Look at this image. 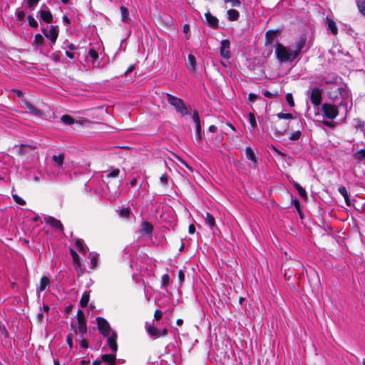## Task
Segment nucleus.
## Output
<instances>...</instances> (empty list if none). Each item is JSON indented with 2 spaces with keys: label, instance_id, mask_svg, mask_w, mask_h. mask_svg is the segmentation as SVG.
<instances>
[{
  "label": "nucleus",
  "instance_id": "obj_1",
  "mask_svg": "<svg viewBox=\"0 0 365 365\" xmlns=\"http://www.w3.org/2000/svg\"><path fill=\"white\" fill-rule=\"evenodd\" d=\"M327 96L334 103L346 106V101L349 97V92L346 86H331L327 91Z\"/></svg>",
  "mask_w": 365,
  "mask_h": 365
},
{
  "label": "nucleus",
  "instance_id": "obj_2",
  "mask_svg": "<svg viewBox=\"0 0 365 365\" xmlns=\"http://www.w3.org/2000/svg\"><path fill=\"white\" fill-rule=\"evenodd\" d=\"M274 54L280 63H292L297 58L293 50L285 46L278 41H276Z\"/></svg>",
  "mask_w": 365,
  "mask_h": 365
},
{
  "label": "nucleus",
  "instance_id": "obj_3",
  "mask_svg": "<svg viewBox=\"0 0 365 365\" xmlns=\"http://www.w3.org/2000/svg\"><path fill=\"white\" fill-rule=\"evenodd\" d=\"M64 154L53 155L51 158V165L47 170V175L51 179L58 180L63 170Z\"/></svg>",
  "mask_w": 365,
  "mask_h": 365
},
{
  "label": "nucleus",
  "instance_id": "obj_4",
  "mask_svg": "<svg viewBox=\"0 0 365 365\" xmlns=\"http://www.w3.org/2000/svg\"><path fill=\"white\" fill-rule=\"evenodd\" d=\"M166 96L168 102L175 108L178 113H180L182 116L187 115L189 113L188 108L181 98L169 93H167Z\"/></svg>",
  "mask_w": 365,
  "mask_h": 365
},
{
  "label": "nucleus",
  "instance_id": "obj_5",
  "mask_svg": "<svg viewBox=\"0 0 365 365\" xmlns=\"http://www.w3.org/2000/svg\"><path fill=\"white\" fill-rule=\"evenodd\" d=\"M342 106H339V103H324L322 104V110L325 118L333 120L339 115V108ZM344 106L346 108V106Z\"/></svg>",
  "mask_w": 365,
  "mask_h": 365
},
{
  "label": "nucleus",
  "instance_id": "obj_6",
  "mask_svg": "<svg viewBox=\"0 0 365 365\" xmlns=\"http://www.w3.org/2000/svg\"><path fill=\"white\" fill-rule=\"evenodd\" d=\"M309 48L310 45L307 43V34H302L297 38L293 52L297 58H298L302 52H306Z\"/></svg>",
  "mask_w": 365,
  "mask_h": 365
},
{
  "label": "nucleus",
  "instance_id": "obj_7",
  "mask_svg": "<svg viewBox=\"0 0 365 365\" xmlns=\"http://www.w3.org/2000/svg\"><path fill=\"white\" fill-rule=\"evenodd\" d=\"M96 322L98 329L103 336H108V335L110 334L112 331H114L112 330L108 322L104 318L101 317H97Z\"/></svg>",
  "mask_w": 365,
  "mask_h": 365
},
{
  "label": "nucleus",
  "instance_id": "obj_8",
  "mask_svg": "<svg viewBox=\"0 0 365 365\" xmlns=\"http://www.w3.org/2000/svg\"><path fill=\"white\" fill-rule=\"evenodd\" d=\"M42 33L43 35L49 39L51 47L56 43L58 36V28L57 26H51L49 30L46 29H42Z\"/></svg>",
  "mask_w": 365,
  "mask_h": 365
},
{
  "label": "nucleus",
  "instance_id": "obj_9",
  "mask_svg": "<svg viewBox=\"0 0 365 365\" xmlns=\"http://www.w3.org/2000/svg\"><path fill=\"white\" fill-rule=\"evenodd\" d=\"M145 328L150 336L155 338L166 336L168 334L167 329H160L153 325L146 323Z\"/></svg>",
  "mask_w": 365,
  "mask_h": 365
},
{
  "label": "nucleus",
  "instance_id": "obj_10",
  "mask_svg": "<svg viewBox=\"0 0 365 365\" xmlns=\"http://www.w3.org/2000/svg\"><path fill=\"white\" fill-rule=\"evenodd\" d=\"M220 53L225 59H230L231 57L230 42L228 39L222 40L220 42Z\"/></svg>",
  "mask_w": 365,
  "mask_h": 365
},
{
  "label": "nucleus",
  "instance_id": "obj_11",
  "mask_svg": "<svg viewBox=\"0 0 365 365\" xmlns=\"http://www.w3.org/2000/svg\"><path fill=\"white\" fill-rule=\"evenodd\" d=\"M322 89L314 88L310 93L311 103L314 106H319L322 102Z\"/></svg>",
  "mask_w": 365,
  "mask_h": 365
},
{
  "label": "nucleus",
  "instance_id": "obj_12",
  "mask_svg": "<svg viewBox=\"0 0 365 365\" xmlns=\"http://www.w3.org/2000/svg\"><path fill=\"white\" fill-rule=\"evenodd\" d=\"M44 221L46 224L49 225L51 227L57 230L58 231L62 232L63 230V226L60 220L51 216H46L44 217Z\"/></svg>",
  "mask_w": 365,
  "mask_h": 365
},
{
  "label": "nucleus",
  "instance_id": "obj_13",
  "mask_svg": "<svg viewBox=\"0 0 365 365\" xmlns=\"http://www.w3.org/2000/svg\"><path fill=\"white\" fill-rule=\"evenodd\" d=\"M51 286V282L48 276H43L40 279V283L36 288V293L39 294L41 292L46 291Z\"/></svg>",
  "mask_w": 365,
  "mask_h": 365
},
{
  "label": "nucleus",
  "instance_id": "obj_14",
  "mask_svg": "<svg viewBox=\"0 0 365 365\" xmlns=\"http://www.w3.org/2000/svg\"><path fill=\"white\" fill-rule=\"evenodd\" d=\"M203 217L205 225H207L212 231L215 232L216 230H218L215 219L210 212H206Z\"/></svg>",
  "mask_w": 365,
  "mask_h": 365
},
{
  "label": "nucleus",
  "instance_id": "obj_15",
  "mask_svg": "<svg viewBox=\"0 0 365 365\" xmlns=\"http://www.w3.org/2000/svg\"><path fill=\"white\" fill-rule=\"evenodd\" d=\"M107 337V344L110 346V349L113 352H116L118 350V345L116 342L117 334L115 331H112L110 334Z\"/></svg>",
  "mask_w": 365,
  "mask_h": 365
},
{
  "label": "nucleus",
  "instance_id": "obj_16",
  "mask_svg": "<svg viewBox=\"0 0 365 365\" xmlns=\"http://www.w3.org/2000/svg\"><path fill=\"white\" fill-rule=\"evenodd\" d=\"M205 16L206 19L207 24L210 27L213 28V29L218 27L219 21H218V19L215 16H212L209 11L205 13Z\"/></svg>",
  "mask_w": 365,
  "mask_h": 365
},
{
  "label": "nucleus",
  "instance_id": "obj_17",
  "mask_svg": "<svg viewBox=\"0 0 365 365\" xmlns=\"http://www.w3.org/2000/svg\"><path fill=\"white\" fill-rule=\"evenodd\" d=\"M338 78L339 77L336 73H331L324 76L322 79V82L325 84L336 86L335 84L336 83Z\"/></svg>",
  "mask_w": 365,
  "mask_h": 365
},
{
  "label": "nucleus",
  "instance_id": "obj_18",
  "mask_svg": "<svg viewBox=\"0 0 365 365\" xmlns=\"http://www.w3.org/2000/svg\"><path fill=\"white\" fill-rule=\"evenodd\" d=\"M281 123L280 122H276L274 127H273V130H274V133L275 134V135L277 137H281V136H283L286 132L288 130V125L286 124L284 125V128H279V125H280Z\"/></svg>",
  "mask_w": 365,
  "mask_h": 365
},
{
  "label": "nucleus",
  "instance_id": "obj_19",
  "mask_svg": "<svg viewBox=\"0 0 365 365\" xmlns=\"http://www.w3.org/2000/svg\"><path fill=\"white\" fill-rule=\"evenodd\" d=\"M326 24L327 30L330 31L333 35H336L338 33V29L336 23L328 17L326 19Z\"/></svg>",
  "mask_w": 365,
  "mask_h": 365
},
{
  "label": "nucleus",
  "instance_id": "obj_20",
  "mask_svg": "<svg viewBox=\"0 0 365 365\" xmlns=\"http://www.w3.org/2000/svg\"><path fill=\"white\" fill-rule=\"evenodd\" d=\"M38 13L40 14L41 19L46 23H51L53 20V16L50 11L41 9Z\"/></svg>",
  "mask_w": 365,
  "mask_h": 365
},
{
  "label": "nucleus",
  "instance_id": "obj_21",
  "mask_svg": "<svg viewBox=\"0 0 365 365\" xmlns=\"http://www.w3.org/2000/svg\"><path fill=\"white\" fill-rule=\"evenodd\" d=\"M75 247L78 250V251L82 254H86L87 251V247L84 244L83 240L81 239H76L75 240Z\"/></svg>",
  "mask_w": 365,
  "mask_h": 365
},
{
  "label": "nucleus",
  "instance_id": "obj_22",
  "mask_svg": "<svg viewBox=\"0 0 365 365\" xmlns=\"http://www.w3.org/2000/svg\"><path fill=\"white\" fill-rule=\"evenodd\" d=\"M277 31L273 30H269L265 34L266 45L271 44L276 38Z\"/></svg>",
  "mask_w": 365,
  "mask_h": 365
},
{
  "label": "nucleus",
  "instance_id": "obj_23",
  "mask_svg": "<svg viewBox=\"0 0 365 365\" xmlns=\"http://www.w3.org/2000/svg\"><path fill=\"white\" fill-rule=\"evenodd\" d=\"M25 105H26V108L29 110V111L34 115H36V116H41L42 115V112L39 109L36 108L34 106H33L31 103L26 102Z\"/></svg>",
  "mask_w": 365,
  "mask_h": 365
},
{
  "label": "nucleus",
  "instance_id": "obj_24",
  "mask_svg": "<svg viewBox=\"0 0 365 365\" xmlns=\"http://www.w3.org/2000/svg\"><path fill=\"white\" fill-rule=\"evenodd\" d=\"M187 68L190 72H194L196 69V60L195 57L189 54L187 56Z\"/></svg>",
  "mask_w": 365,
  "mask_h": 365
},
{
  "label": "nucleus",
  "instance_id": "obj_25",
  "mask_svg": "<svg viewBox=\"0 0 365 365\" xmlns=\"http://www.w3.org/2000/svg\"><path fill=\"white\" fill-rule=\"evenodd\" d=\"M36 148L34 145H28L26 144H21L18 147V153L19 155H24L29 150H34Z\"/></svg>",
  "mask_w": 365,
  "mask_h": 365
},
{
  "label": "nucleus",
  "instance_id": "obj_26",
  "mask_svg": "<svg viewBox=\"0 0 365 365\" xmlns=\"http://www.w3.org/2000/svg\"><path fill=\"white\" fill-rule=\"evenodd\" d=\"M227 19L231 21H237L240 17V13L235 9H230L227 11Z\"/></svg>",
  "mask_w": 365,
  "mask_h": 365
},
{
  "label": "nucleus",
  "instance_id": "obj_27",
  "mask_svg": "<svg viewBox=\"0 0 365 365\" xmlns=\"http://www.w3.org/2000/svg\"><path fill=\"white\" fill-rule=\"evenodd\" d=\"M120 14H121L122 21H123L125 23L129 22L130 19L129 17V12H128V9L125 8V6H122L120 7Z\"/></svg>",
  "mask_w": 365,
  "mask_h": 365
},
{
  "label": "nucleus",
  "instance_id": "obj_28",
  "mask_svg": "<svg viewBox=\"0 0 365 365\" xmlns=\"http://www.w3.org/2000/svg\"><path fill=\"white\" fill-rule=\"evenodd\" d=\"M293 186L297 190L299 196L304 200H306L307 197L306 190L297 182H293Z\"/></svg>",
  "mask_w": 365,
  "mask_h": 365
},
{
  "label": "nucleus",
  "instance_id": "obj_29",
  "mask_svg": "<svg viewBox=\"0 0 365 365\" xmlns=\"http://www.w3.org/2000/svg\"><path fill=\"white\" fill-rule=\"evenodd\" d=\"M101 359L106 362V365H108V364L113 365L115 361V356L114 354H103Z\"/></svg>",
  "mask_w": 365,
  "mask_h": 365
},
{
  "label": "nucleus",
  "instance_id": "obj_30",
  "mask_svg": "<svg viewBox=\"0 0 365 365\" xmlns=\"http://www.w3.org/2000/svg\"><path fill=\"white\" fill-rule=\"evenodd\" d=\"M88 302H89V292H85L82 294V297L80 299V302H79L80 306L81 307H86L88 305Z\"/></svg>",
  "mask_w": 365,
  "mask_h": 365
},
{
  "label": "nucleus",
  "instance_id": "obj_31",
  "mask_svg": "<svg viewBox=\"0 0 365 365\" xmlns=\"http://www.w3.org/2000/svg\"><path fill=\"white\" fill-rule=\"evenodd\" d=\"M142 232L144 234H150L153 231V225L148 222H143L141 225Z\"/></svg>",
  "mask_w": 365,
  "mask_h": 365
},
{
  "label": "nucleus",
  "instance_id": "obj_32",
  "mask_svg": "<svg viewBox=\"0 0 365 365\" xmlns=\"http://www.w3.org/2000/svg\"><path fill=\"white\" fill-rule=\"evenodd\" d=\"M120 170L118 168H114L110 172H105L103 176L105 178H113L118 176Z\"/></svg>",
  "mask_w": 365,
  "mask_h": 365
},
{
  "label": "nucleus",
  "instance_id": "obj_33",
  "mask_svg": "<svg viewBox=\"0 0 365 365\" xmlns=\"http://www.w3.org/2000/svg\"><path fill=\"white\" fill-rule=\"evenodd\" d=\"M44 43V38L40 34H37L34 36V40L33 45L36 46H43Z\"/></svg>",
  "mask_w": 365,
  "mask_h": 365
},
{
  "label": "nucleus",
  "instance_id": "obj_34",
  "mask_svg": "<svg viewBox=\"0 0 365 365\" xmlns=\"http://www.w3.org/2000/svg\"><path fill=\"white\" fill-rule=\"evenodd\" d=\"M245 154L247 159L252 162H256V157L255 153L250 147L246 148Z\"/></svg>",
  "mask_w": 365,
  "mask_h": 365
},
{
  "label": "nucleus",
  "instance_id": "obj_35",
  "mask_svg": "<svg viewBox=\"0 0 365 365\" xmlns=\"http://www.w3.org/2000/svg\"><path fill=\"white\" fill-rule=\"evenodd\" d=\"M61 120L63 123L68 125H71L74 123V119L68 115H63L61 118Z\"/></svg>",
  "mask_w": 365,
  "mask_h": 365
},
{
  "label": "nucleus",
  "instance_id": "obj_36",
  "mask_svg": "<svg viewBox=\"0 0 365 365\" xmlns=\"http://www.w3.org/2000/svg\"><path fill=\"white\" fill-rule=\"evenodd\" d=\"M353 157L357 160H362L365 159V149H361L353 153Z\"/></svg>",
  "mask_w": 365,
  "mask_h": 365
},
{
  "label": "nucleus",
  "instance_id": "obj_37",
  "mask_svg": "<svg viewBox=\"0 0 365 365\" xmlns=\"http://www.w3.org/2000/svg\"><path fill=\"white\" fill-rule=\"evenodd\" d=\"M98 261V257L95 254L90 255V267L93 269H96Z\"/></svg>",
  "mask_w": 365,
  "mask_h": 365
},
{
  "label": "nucleus",
  "instance_id": "obj_38",
  "mask_svg": "<svg viewBox=\"0 0 365 365\" xmlns=\"http://www.w3.org/2000/svg\"><path fill=\"white\" fill-rule=\"evenodd\" d=\"M195 130L196 141H201L202 140V135H201V124L200 123L195 124Z\"/></svg>",
  "mask_w": 365,
  "mask_h": 365
},
{
  "label": "nucleus",
  "instance_id": "obj_39",
  "mask_svg": "<svg viewBox=\"0 0 365 365\" xmlns=\"http://www.w3.org/2000/svg\"><path fill=\"white\" fill-rule=\"evenodd\" d=\"M78 331L82 335L85 334L87 332V327H86V321L78 322Z\"/></svg>",
  "mask_w": 365,
  "mask_h": 365
},
{
  "label": "nucleus",
  "instance_id": "obj_40",
  "mask_svg": "<svg viewBox=\"0 0 365 365\" xmlns=\"http://www.w3.org/2000/svg\"><path fill=\"white\" fill-rule=\"evenodd\" d=\"M248 120H249V123H250L251 127L253 129H255L257 127V121L255 119V115L254 113H248Z\"/></svg>",
  "mask_w": 365,
  "mask_h": 365
},
{
  "label": "nucleus",
  "instance_id": "obj_41",
  "mask_svg": "<svg viewBox=\"0 0 365 365\" xmlns=\"http://www.w3.org/2000/svg\"><path fill=\"white\" fill-rule=\"evenodd\" d=\"M170 283V277L168 274H164L161 278V287L166 288Z\"/></svg>",
  "mask_w": 365,
  "mask_h": 365
},
{
  "label": "nucleus",
  "instance_id": "obj_42",
  "mask_svg": "<svg viewBox=\"0 0 365 365\" xmlns=\"http://www.w3.org/2000/svg\"><path fill=\"white\" fill-rule=\"evenodd\" d=\"M29 25L32 27L36 29L38 27L37 21L31 15H29L27 17Z\"/></svg>",
  "mask_w": 365,
  "mask_h": 365
},
{
  "label": "nucleus",
  "instance_id": "obj_43",
  "mask_svg": "<svg viewBox=\"0 0 365 365\" xmlns=\"http://www.w3.org/2000/svg\"><path fill=\"white\" fill-rule=\"evenodd\" d=\"M291 202L294 206V207L297 210V212L299 214V215H301V212H301V209H300V202L298 200V199L296 197H292Z\"/></svg>",
  "mask_w": 365,
  "mask_h": 365
},
{
  "label": "nucleus",
  "instance_id": "obj_44",
  "mask_svg": "<svg viewBox=\"0 0 365 365\" xmlns=\"http://www.w3.org/2000/svg\"><path fill=\"white\" fill-rule=\"evenodd\" d=\"M88 58H91L94 62L98 58V54L93 48H91L88 51Z\"/></svg>",
  "mask_w": 365,
  "mask_h": 365
},
{
  "label": "nucleus",
  "instance_id": "obj_45",
  "mask_svg": "<svg viewBox=\"0 0 365 365\" xmlns=\"http://www.w3.org/2000/svg\"><path fill=\"white\" fill-rule=\"evenodd\" d=\"M12 197H13L14 202L16 203H17L18 205H24L26 204V201L16 194H13Z\"/></svg>",
  "mask_w": 365,
  "mask_h": 365
},
{
  "label": "nucleus",
  "instance_id": "obj_46",
  "mask_svg": "<svg viewBox=\"0 0 365 365\" xmlns=\"http://www.w3.org/2000/svg\"><path fill=\"white\" fill-rule=\"evenodd\" d=\"M70 253L72 257L73 262L76 264H79L80 257H79L78 255L76 253V252L75 250H73V249H71Z\"/></svg>",
  "mask_w": 365,
  "mask_h": 365
},
{
  "label": "nucleus",
  "instance_id": "obj_47",
  "mask_svg": "<svg viewBox=\"0 0 365 365\" xmlns=\"http://www.w3.org/2000/svg\"><path fill=\"white\" fill-rule=\"evenodd\" d=\"M277 117L281 120V119H293L294 117L292 114L291 113H279L277 114Z\"/></svg>",
  "mask_w": 365,
  "mask_h": 365
},
{
  "label": "nucleus",
  "instance_id": "obj_48",
  "mask_svg": "<svg viewBox=\"0 0 365 365\" xmlns=\"http://www.w3.org/2000/svg\"><path fill=\"white\" fill-rule=\"evenodd\" d=\"M357 6L360 12L365 16V0H359Z\"/></svg>",
  "mask_w": 365,
  "mask_h": 365
},
{
  "label": "nucleus",
  "instance_id": "obj_49",
  "mask_svg": "<svg viewBox=\"0 0 365 365\" xmlns=\"http://www.w3.org/2000/svg\"><path fill=\"white\" fill-rule=\"evenodd\" d=\"M301 135H302L301 131L297 130L290 134V135L289 136V139L290 140H297L300 138Z\"/></svg>",
  "mask_w": 365,
  "mask_h": 365
},
{
  "label": "nucleus",
  "instance_id": "obj_50",
  "mask_svg": "<svg viewBox=\"0 0 365 365\" xmlns=\"http://www.w3.org/2000/svg\"><path fill=\"white\" fill-rule=\"evenodd\" d=\"M286 101L290 107L294 106V98L292 93H289L286 94Z\"/></svg>",
  "mask_w": 365,
  "mask_h": 365
},
{
  "label": "nucleus",
  "instance_id": "obj_51",
  "mask_svg": "<svg viewBox=\"0 0 365 365\" xmlns=\"http://www.w3.org/2000/svg\"><path fill=\"white\" fill-rule=\"evenodd\" d=\"M192 118L195 124L200 123V118L197 110H194L192 114Z\"/></svg>",
  "mask_w": 365,
  "mask_h": 365
},
{
  "label": "nucleus",
  "instance_id": "obj_52",
  "mask_svg": "<svg viewBox=\"0 0 365 365\" xmlns=\"http://www.w3.org/2000/svg\"><path fill=\"white\" fill-rule=\"evenodd\" d=\"M40 0H27L28 6L32 10L37 6Z\"/></svg>",
  "mask_w": 365,
  "mask_h": 365
},
{
  "label": "nucleus",
  "instance_id": "obj_53",
  "mask_svg": "<svg viewBox=\"0 0 365 365\" xmlns=\"http://www.w3.org/2000/svg\"><path fill=\"white\" fill-rule=\"evenodd\" d=\"M226 3H230L232 6L239 7L241 5L240 0H224Z\"/></svg>",
  "mask_w": 365,
  "mask_h": 365
},
{
  "label": "nucleus",
  "instance_id": "obj_54",
  "mask_svg": "<svg viewBox=\"0 0 365 365\" xmlns=\"http://www.w3.org/2000/svg\"><path fill=\"white\" fill-rule=\"evenodd\" d=\"M338 191L344 197H346L349 195L346 188L344 186H340L338 188Z\"/></svg>",
  "mask_w": 365,
  "mask_h": 365
},
{
  "label": "nucleus",
  "instance_id": "obj_55",
  "mask_svg": "<svg viewBox=\"0 0 365 365\" xmlns=\"http://www.w3.org/2000/svg\"><path fill=\"white\" fill-rule=\"evenodd\" d=\"M50 58L55 62H59L61 61L60 51L52 53Z\"/></svg>",
  "mask_w": 365,
  "mask_h": 365
},
{
  "label": "nucleus",
  "instance_id": "obj_56",
  "mask_svg": "<svg viewBox=\"0 0 365 365\" xmlns=\"http://www.w3.org/2000/svg\"><path fill=\"white\" fill-rule=\"evenodd\" d=\"M160 181L163 185H168V176L167 174H163L160 178Z\"/></svg>",
  "mask_w": 365,
  "mask_h": 365
},
{
  "label": "nucleus",
  "instance_id": "obj_57",
  "mask_svg": "<svg viewBox=\"0 0 365 365\" xmlns=\"http://www.w3.org/2000/svg\"><path fill=\"white\" fill-rule=\"evenodd\" d=\"M16 16L18 20H20V21L24 20V19L25 17V13L23 11H19L17 9L16 11Z\"/></svg>",
  "mask_w": 365,
  "mask_h": 365
},
{
  "label": "nucleus",
  "instance_id": "obj_58",
  "mask_svg": "<svg viewBox=\"0 0 365 365\" xmlns=\"http://www.w3.org/2000/svg\"><path fill=\"white\" fill-rule=\"evenodd\" d=\"M163 314V313L162 311H160V309H156L154 314V319L155 320H160L162 318Z\"/></svg>",
  "mask_w": 365,
  "mask_h": 365
},
{
  "label": "nucleus",
  "instance_id": "obj_59",
  "mask_svg": "<svg viewBox=\"0 0 365 365\" xmlns=\"http://www.w3.org/2000/svg\"><path fill=\"white\" fill-rule=\"evenodd\" d=\"M66 342L69 346V349H73V337H72L71 334H69L67 336Z\"/></svg>",
  "mask_w": 365,
  "mask_h": 365
},
{
  "label": "nucleus",
  "instance_id": "obj_60",
  "mask_svg": "<svg viewBox=\"0 0 365 365\" xmlns=\"http://www.w3.org/2000/svg\"><path fill=\"white\" fill-rule=\"evenodd\" d=\"M29 179L33 180L34 182H38L41 180V174L35 175L34 176L29 175Z\"/></svg>",
  "mask_w": 365,
  "mask_h": 365
},
{
  "label": "nucleus",
  "instance_id": "obj_61",
  "mask_svg": "<svg viewBox=\"0 0 365 365\" xmlns=\"http://www.w3.org/2000/svg\"><path fill=\"white\" fill-rule=\"evenodd\" d=\"M77 319H78V322L85 321L83 312V311H81L80 309L77 312Z\"/></svg>",
  "mask_w": 365,
  "mask_h": 365
},
{
  "label": "nucleus",
  "instance_id": "obj_62",
  "mask_svg": "<svg viewBox=\"0 0 365 365\" xmlns=\"http://www.w3.org/2000/svg\"><path fill=\"white\" fill-rule=\"evenodd\" d=\"M80 345L84 349H87L88 348V344L87 341L84 338H83V337H82V339L80 341Z\"/></svg>",
  "mask_w": 365,
  "mask_h": 365
},
{
  "label": "nucleus",
  "instance_id": "obj_63",
  "mask_svg": "<svg viewBox=\"0 0 365 365\" xmlns=\"http://www.w3.org/2000/svg\"><path fill=\"white\" fill-rule=\"evenodd\" d=\"M64 48H68V50L70 51H75L78 48V46H76L74 43H69L66 47H65Z\"/></svg>",
  "mask_w": 365,
  "mask_h": 365
},
{
  "label": "nucleus",
  "instance_id": "obj_64",
  "mask_svg": "<svg viewBox=\"0 0 365 365\" xmlns=\"http://www.w3.org/2000/svg\"><path fill=\"white\" fill-rule=\"evenodd\" d=\"M257 96L253 93H250L248 96V100L251 102H254L257 99Z\"/></svg>",
  "mask_w": 365,
  "mask_h": 365
}]
</instances>
